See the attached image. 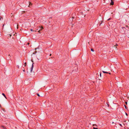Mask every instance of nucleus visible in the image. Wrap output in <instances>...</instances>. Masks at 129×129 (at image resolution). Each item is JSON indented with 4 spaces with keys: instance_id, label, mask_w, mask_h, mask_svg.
Wrapping results in <instances>:
<instances>
[{
    "instance_id": "nucleus-31",
    "label": "nucleus",
    "mask_w": 129,
    "mask_h": 129,
    "mask_svg": "<svg viewBox=\"0 0 129 129\" xmlns=\"http://www.w3.org/2000/svg\"><path fill=\"white\" fill-rule=\"evenodd\" d=\"M116 45L117 46V45L116 44Z\"/></svg>"
},
{
    "instance_id": "nucleus-19",
    "label": "nucleus",
    "mask_w": 129,
    "mask_h": 129,
    "mask_svg": "<svg viewBox=\"0 0 129 129\" xmlns=\"http://www.w3.org/2000/svg\"><path fill=\"white\" fill-rule=\"evenodd\" d=\"M110 18H109L108 19V20H109L110 19Z\"/></svg>"
},
{
    "instance_id": "nucleus-17",
    "label": "nucleus",
    "mask_w": 129,
    "mask_h": 129,
    "mask_svg": "<svg viewBox=\"0 0 129 129\" xmlns=\"http://www.w3.org/2000/svg\"><path fill=\"white\" fill-rule=\"evenodd\" d=\"M125 103L126 105H127V102H125Z\"/></svg>"
},
{
    "instance_id": "nucleus-22",
    "label": "nucleus",
    "mask_w": 129,
    "mask_h": 129,
    "mask_svg": "<svg viewBox=\"0 0 129 129\" xmlns=\"http://www.w3.org/2000/svg\"><path fill=\"white\" fill-rule=\"evenodd\" d=\"M29 44V43H27V45H28Z\"/></svg>"
},
{
    "instance_id": "nucleus-7",
    "label": "nucleus",
    "mask_w": 129,
    "mask_h": 129,
    "mask_svg": "<svg viewBox=\"0 0 129 129\" xmlns=\"http://www.w3.org/2000/svg\"><path fill=\"white\" fill-rule=\"evenodd\" d=\"M102 72H103L104 73H108V72H107L104 71H102Z\"/></svg>"
},
{
    "instance_id": "nucleus-18",
    "label": "nucleus",
    "mask_w": 129,
    "mask_h": 129,
    "mask_svg": "<svg viewBox=\"0 0 129 129\" xmlns=\"http://www.w3.org/2000/svg\"><path fill=\"white\" fill-rule=\"evenodd\" d=\"M30 30L31 31H33V30L32 29H30Z\"/></svg>"
},
{
    "instance_id": "nucleus-8",
    "label": "nucleus",
    "mask_w": 129,
    "mask_h": 129,
    "mask_svg": "<svg viewBox=\"0 0 129 129\" xmlns=\"http://www.w3.org/2000/svg\"><path fill=\"white\" fill-rule=\"evenodd\" d=\"M2 94L6 98V97L5 94L3 93H2Z\"/></svg>"
},
{
    "instance_id": "nucleus-32",
    "label": "nucleus",
    "mask_w": 129,
    "mask_h": 129,
    "mask_svg": "<svg viewBox=\"0 0 129 129\" xmlns=\"http://www.w3.org/2000/svg\"><path fill=\"white\" fill-rule=\"evenodd\" d=\"M1 18H0V20H1Z\"/></svg>"
},
{
    "instance_id": "nucleus-14",
    "label": "nucleus",
    "mask_w": 129,
    "mask_h": 129,
    "mask_svg": "<svg viewBox=\"0 0 129 129\" xmlns=\"http://www.w3.org/2000/svg\"><path fill=\"white\" fill-rule=\"evenodd\" d=\"M93 129H98V128L93 127Z\"/></svg>"
},
{
    "instance_id": "nucleus-29",
    "label": "nucleus",
    "mask_w": 129,
    "mask_h": 129,
    "mask_svg": "<svg viewBox=\"0 0 129 129\" xmlns=\"http://www.w3.org/2000/svg\"><path fill=\"white\" fill-rule=\"evenodd\" d=\"M32 61L33 62V61Z\"/></svg>"
},
{
    "instance_id": "nucleus-24",
    "label": "nucleus",
    "mask_w": 129,
    "mask_h": 129,
    "mask_svg": "<svg viewBox=\"0 0 129 129\" xmlns=\"http://www.w3.org/2000/svg\"><path fill=\"white\" fill-rule=\"evenodd\" d=\"M109 73V74H111V73Z\"/></svg>"
},
{
    "instance_id": "nucleus-5",
    "label": "nucleus",
    "mask_w": 129,
    "mask_h": 129,
    "mask_svg": "<svg viewBox=\"0 0 129 129\" xmlns=\"http://www.w3.org/2000/svg\"><path fill=\"white\" fill-rule=\"evenodd\" d=\"M39 28H41L40 29L41 30L42 29H43L44 28L43 27H41L40 26L39 27Z\"/></svg>"
},
{
    "instance_id": "nucleus-23",
    "label": "nucleus",
    "mask_w": 129,
    "mask_h": 129,
    "mask_svg": "<svg viewBox=\"0 0 129 129\" xmlns=\"http://www.w3.org/2000/svg\"><path fill=\"white\" fill-rule=\"evenodd\" d=\"M23 72H24L25 71V70H23Z\"/></svg>"
},
{
    "instance_id": "nucleus-12",
    "label": "nucleus",
    "mask_w": 129,
    "mask_h": 129,
    "mask_svg": "<svg viewBox=\"0 0 129 129\" xmlns=\"http://www.w3.org/2000/svg\"><path fill=\"white\" fill-rule=\"evenodd\" d=\"M37 51H36L35 52V53H33V54H36V53H37Z\"/></svg>"
},
{
    "instance_id": "nucleus-20",
    "label": "nucleus",
    "mask_w": 129,
    "mask_h": 129,
    "mask_svg": "<svg viewBox=\"0 0 129 129\" xmlns=\"http://www.w3.org/2000/svg\"><path fill=\"white\" fill-rule=\"evenodd\" d=\"M125 114L126 115V116H127V114L126 113H125Z\"/></svg>"
},
{
    "instance_id": "nucleus-6",
    "label": "nucleus",
    "mask_w": 129,
    "mask_h": 129,
    "mask_svg": "<svg viewBox=\"0 0 129 129\" xmlns=\"http://www.w3.org/2000/svg\"><path fill=\"white\" fill-rule=\"evenodd\" d=\"M2 127L4 129H7L4 126H2Z\"/></svg>"
},
{
    "instance_id": "nucleus-15",
    "label": "nucleus",
    "mask_w": 129,
    "mask_h": 129,
    "mask_svg": "<svg viewBox=\"0 0 129 129\" xmlns=\"http://www.w3.org/2000/svg\"><path fill=\"white\" fill-rule=\"evenodd\" d=\"M41 31V30L40 29V30H39V31H38V32L39 33H40V31Z\"/></svg>"
},
{
    "instance_id": "nucleus-26",
    "label": "nucleus",
    "mask_w": 129,
    "mask_h": 129,
    "mask_svg": "<svg viewBox=\"0 0 129 129\" xmlns=\"http://www.w3.org/2000/svg\"><path fill=\"white\" fill-rule=\"evenodd\" d=\"M4 24L3 25V27H4Z\"/></svg>"
},
{
    "instance_id": "nucleus-13",
    "label": "nucleus",
    "mask_w": 129,
    "mask_h": 129,
    "mask_svg": "<svg viewBox=\"0 0 129 129\" xmlns=\"http://www.w3.org/2000/svg\"><path fill=\"white\" fill-rule=\"evenodd\" d=\"M37 95H38V96H40V95L38 93H37Z\"/></svg>"
},
{
    "instance_id": "nucleus-16",
    "label": "nucleus",
    "mask_w": 129,
    "mask_h": 129,
    "mask_svg": "<svg viewBox=\"0 0 129 129\" xmlns=\"http://www.w3.org/2000/svg\"><path fill=\"white\" fill-rule=\"evenodd\" d=\"M100 76L101 77V73L100 74Z\"/></svg>"
},
{
    "instance_id": "nucleus-2",
    "label": "nucleus",
    "mask_w": 129,
    "mask_h": 129,
    "mask_svg": "<svg viewBox=\"0 0 129 129\" xmlns=\"http://www.w3.org/2000/svg\"><path fill=\"white\" fill-rule=\"evenodd\" d=\"M34 63L33 62V64H32V67L31 68V69H30V72H31L32 71V70H33V64Z\"/></svg>"
},
{
    "instance_id": "nucleus-10",
    "label": "nucleus",
    "mask_w": 129,
    "mask_h": 129,
    "mask_svg": "<svg viewBox=\"0 0 129 129\" xmlns=\"http://www.w3.org/2000/svg\"><path fill=\"white\" fill-rule=\"evenodd\" d=\"M91 51L93 52L94 51V50L93 49H91Z\"/></svg>"
},
{
    "instance_id": "nucleus-9",
    "label": "nucleus",
    "mask_w": 129,
    "mask_h": 129,
    "mask_svg": "<svg viewBox=\"0 0 129 129\" xmlns=\"http://www.w3.org/2000/svg\"><path fill=\"white\" fill-rule=\"evenodd\" d=\"M124 106L126 109H127V107L125 105H124Z\"/></svg>"
},
{
    "instance_id": "nucleus-11",
    "label": "nucleus",
    "mask_w": 129,
    "mask_h": 129,
    "mask_svg": "<svg viewBox=\"0 0 129 129\" xmlns=\"http://www.w3.org/2000/svg\"><path fill=\"white\" fill-rule=\"evenodd\" d=\"M26 62H25V63H24V66L25 67L26 66Z\"/></svg>"
},
{
    "instance_id": "nucleus-21",
    "label": "nucleus",
    "mask_w": 129,
    "mask_h": 129,
    "mask_svg": "<svg viewBox=\"0 0 129 129\" xmlns=\"http://www.w3.org/2000/svg\"><path fill=\"white\" fill-rule=\"evenodd\" d=\"M119 125H120L121 126H122V125H121V124H119Z\"/></svg>"
},
{
    "instance_id": "nucleus-30",
    "label": "nucleus",
    "mask_w": 129,
    "mask_h": 129,
    "mask_svg": "<svg viewBox=\"0 0 129 129\" xmlns=\"http://www.w3.org/2000/svg\"><path fill=\"white\" fill-rule=\"evenodd\" d=\"M11 35H10V36L11 37Z\"/></svg>"
},
{
    "instance_id": "nucleus-25",
    "label": "nucleus",
    "mask_w": 129,
    "mask_h": 129,
    "mask_svg": "<svg viewBox=\"0 0 129 129\" xmlns=\"http://www.w3.org/2000/svg\"><path fill=\"white\" fill-rule=\"evenodd\" d=\"M17 67L18 68H19V66H17Z\"/></svg>"
},
{
    "instance_id": "nucleus-1",
    "label": "nucleus",
    "mask_w": 129,
    "mask_h": 129,
    "mask_svg": "<svg viewBox=\"0 0 129 129\" xmlns=\"http://www.w3.org/2000/svg\"><path fill=\"white\" fill-rule=\"evenodd\" d=\"M104 1L103 3H105V4H107L109 3V0H103Z\"/></svg>"
},
{
    "instance_id": "nucleus-3",
    "label": "nucleus",
    "mask_w": 129,
    "mask_h": 129,
    "mask_svg": "<svg viewBox=\"0 0 129 129\" xmlns=\"http://www.w3.org/2000/svg\"><path fill=\"white\" fill-rule=\"evenodd\" d=\"M111 0V2L110 3L111 5H114V2L112 1V0Z\"/></svg>"
},
{
    "instance_id": "nucleus-4",
    "label": "nucleus",
    "mask_w": 129,
    "mask_h": 129,
    "mask_svg": "<svg viewBox=\"0 0 129 129\" xmlns=\"http://www.w3.org/2000/svg\"><path fill=\"white\" fill-rule=\"evenodd\" d=\"M29 5L28 6V7H29V6L30 5V6L32 5V3H31L29 2Z\"/></svg>"
},
{
    "instance_id": "nucleus-27",
    "label": "nucleus",
    "mask_w": 129,
    "mask_h": 129,
    "mask_svg": "<svg viewBox=\"0 0 129 129\" xmlns=\"http://www.w3.org/2000/svg\"><path fill=\"white\" fill-rule=\"evenodd\" d=\"M51 54H50V56H51Z\"/></svg>"
},
{
    "instance_id": "nucleus-28",
    "label": "nucleus",
    "mask_w": 129,
    "mask_h": 129,
    "mask_svg": "<svg viewBox=\"0 0 129 129\" xmlns=\"http://www.w3.org/2000/svg\"><path fill=\"white\" fill-rule=\"evenodd\" d=\"M10 56V54H9V56Z\"/></svg>"
}]
</instances>
